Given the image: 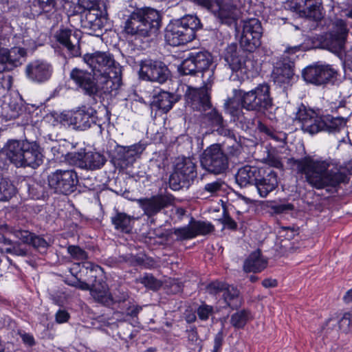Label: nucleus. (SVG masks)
Returning <instances> with one entry per match:
<instances>
[{
  "label": "nucleus",
  "mask_w": 352,
  "mask_h": 352,
  "mask_svg": "<svg viewBox=\"0 0 352 352\" xmlns=\"http://www.w3.org/2000/svg\"><path fill=\"white\" fill-rule=\"evenodd\" d=\"M262 167L245 165L240 168L235 175V181L241 188L249 185L255 186Z\"/></svg>",
  "instance_id": "30"
},
{
  "label": "nucleus",
  "mask_w": 352,
  "mask_h": 352,
  "mask_svg": "<svg viewBox=\"0 0 352 352\" xmlns=\"http://www.w3.org/2000/svg\"><path fill=\"white\" fill-rule=\"evenodd\" d=\"M271 210L276 214H285L294 210V206L290 203L275 204L271 206Z\"/></svg>",
  "instance_id": "51"
},
{
  "label": "nucleus",
  "mask_w": 352,
  "mask_h": 352,
  "mask_svg": "<svg viewBox=\"0 0 352 352\" xmlns=\"http://www.w3.org/2000/svg\"><path fill=\"white\" fill-rule=\"evenodd\" d=\"M289 162L316 189L327 188V192H336L341 184H347L349 180L347 174L342 172L332 160H315L307 156L298 160L292 157Z\"/></svg>",
  "instance_id": "1"
},
{
  "label": "nucleus",
  "mask_w": 352,
  "mask_h": 352,
  "mask_svg": "<svg viewBox=\"0 0 352 352\" xmlns=\"http://www.w3.org/2000/svg\"><path fill=\"white\" fill-rule=\"evenodd\" d=\"M65 159L70 164L87 170H99L107 162L103 154L96 151L86 152L85 148L68 153Z\"/></svg>",
  "instance_id": "13"
},
{
  "label": "nucleus",
  "mask_w": 352,
  "mask_h": 352,
  "mask_svg": "<svg viewBox=\"0 0 352 352\" xmlns=\"http://www.w3.org/2000/svg\"><path fill=\"white\" fill-rule=\"evenodd\" d=\"M78 182L75 170H56L48 176L49 186L56 192L69 194L74 191Z\"/></svg>",
  "instance_id": "17"
},
{
  "label": "nucleus",
  "mask_w": 352,
  "mask_h": 352,
  "mask_svg": "<svg viewBox=\"0 0 352 352\" xmlns=\"http://www.w3.org/2000/svg\"><path fill=\"white\" fill-rule=\"evenodd\" d=\"M140 207L143 210L144 214H146L150 219V223H153L154 221V196L149 198H141L136 200Z\"/></svg>",
  "instance_id": "44"
},
{
  "label": "nucleus",
  "mask_w": 352,
  "mask_h": 352,
  "mask_svg": "<svg viewBox=\"0 0 352 352\" xmlns=\"http://www.w3.org/2000/svg\"><path fill=\"white\" fill-rule=\"evenodd\" d=\"M223 184L224 182L221 179H217L216 181L206 184L204 189L210 194L214 195L221 190Z\"/></svg>",
  "instance_id": "53"
},
{
  "label": "nucleus",
  "mask_w": 352,
  "mask_h": 352,
  "mask_svg": "<svg viewBox=\"0 0 352 352\" xmlns=\"http://www.w3.org/2000/svg\"><path fill=\"white\" fill-rule=\"evenodd\" d=\"M289 6L299 16L312 21L310 30L324 31V26L330 21L329 18L324 17L322 0H291Z\"/></svg>",
  "instance_id": "7"
},
{
  "label": "nucleus",
  "mask_w": 352,
  "mask_h": 352,
  "mask_svg": "<svg viewBox=\"0 0 352 352\" xmlns=\"http://www.w3.org/2000/svg\"><path fill=\"white\" fill-rule=\"evenodd\" d=\"M196 313L201 320L206 321L214 314V308L211 305L203 303L197 307Z\"/></svg>",
  "instance_id": "48"
},
{
  "label": "nucleus",
  "mask_w": 352,
  "mask_h": 352,
  "mask_svg": "<svg viewBox=\"0 0 352 352\" xmlns=\"http://www.w3.org/2000/svg\"><path fill=\"white\" fill-rule=\"evenodd\" d=\"M315 39L318 47L327 50L340 58L344 56L346 57V52L344 47L346 40L327 32L317 35Z\"/></svg>",
  "instance_id": "26"
},
{
  "label": "nucleus",
  "mask_w": 352,
  "mask_h": 352,
  "mask_svg": "<svg viewBox=\"0 0 352 352\" xmlns=\"http://www.w3.org/2000/svg\"><path fill=\"white\" fill-rule=\"evenodd\" d=\"M153 69L147 65H142L140 70V76L142 79L152 81Z\"/></svg>",
  "instance_id": "57"
},
{
  "label": "nucleus",
  "mask_w": 352,
  "mask_h": 352,
  "mask_svg": "<svg viewBox=\"0 0 352 352\" xmlns=\"http://www.w3.org/2000/svg\"><path fill=\"white\" fill-rule=\"evenodd\" d=\"M222 58L225 65L232 71L230 80L234 83L243 85L245 82V74L247 72V56L244 52L238 47L236 43L228 45L223 51Z\"/></svg>",
  "instance_id": "10"
},
{
  "label": "nucleus",
  "mask_w": 352,
  "mask_h": 352,
  "mask_svg": "<svg viewBox=\"0 0 352 352\" xmlns=\"http://www.w3.org/2000/svg\"><path fill=\"white\" fill-rule=\"evenodd\" d=\"M171 72L162 61L155 60V82L163 84L170 79Z\"/></svg>",
  "instance_id": "43"
},
{
  "label": "nucleus",
  "mask_w": 352,
  "mask_h": 352,
  "mask_svg": "<svg viewBox=\"0 0 352 352\" xmlns=\"http://www.w3.org/2000/svg\"><path fill=\"white\" fill-rule=\"evenodd\" d=\"M319 116L316 113L307 107L304 104L300 103L296 107L294 121L300 124L301 129L311 135L318 133Z\"/></svg>",
  "instance_id": "21"
},
{
  "label": "nucleus",
  "mask_w": 352,
  "mask_h": 352,
  "mask_svg": "<svg viewBox=\"0 0 352 352\" xmlns=\"http://www.w3.org/2000/svg\"><path fill=\"white\" fill-rule=\"evenodd\" d=\"M349 117L339 115L338 112L331 111V113L322 114L319 116L318 133L324 131L329 133L336 134L340 133L346 126Z\"/></svg>",
  "instance_id": "22"
},
{
  "label": "nucleus",
  "mask_w": 352,
  "mask_h": 352,
  "mask_svg": "<svg viewBox=\"0 0 352 352\" xmlns=\"http://www.w3.org/2000/svg\"><path fill=\"white\" fill-rule=\"evenodd\" d=\"M226 284L221 281H213L208 284L206 287V292L212 295H216L220 292H223L226 289Z\"/></svg>",
  "instance_id": "50"
},
{
  "label": "nucleus",
  "mask_w": 352,
  "mask_h": 352,
  "mask_svg": "<svg viewBox=\"0 0 352 352\" xmlns=\"http://www.w3.org/2000/svg\"><path fill=\"white\" fill-rule=\"evenodd\" d=\"M183 284L175 279H168L163 283L155 278V291L159 288H163L168 294H175L182 292Z\"/></svg>",
  "instance_id": "38"
},
{
  "label": "nucleus",
  "mask_w": 352,
  "mask_h": 352,
  "mask_svg": "<svg viewBox=\"0 0 352 352\" xmlns=\"http://www.w3.org/2000/svg\"><path fill=\"white\" fill-rule=\"evenodd\" d=\"M88 282L89 283H87L77 279L74 281L69 283L68 284L82 291H89L91 292V289L92 288V283H90L89 280Z\"/></svg>",
  "instance_id": "60"
},
{
  "label": "nucleus",
  "mask_w": 352,
  "mask_h": 352,
  "mask_svg": "<svg viewBox=\"0 0 352 352\" xmlns=\"http://www.w3.org/2000/svg\"><path fill=\"white\" fill-rule=\"evenodd\" d=\"M234 100H237L234 97L232 98H228L224 103V108L232 116H238L239 109L238 107H234L233 104Z\"/></svg>",
  "instance_id": "61"
},
{
  "label": "nucleus",
  "mask_w": 352,
  "mask_h": 352,
  "mask_svg": "<svg viewBox=\"0 0 352 352\" xmlns=\"http://www.w3.org/2000/svg\"><path fill=\"white\" fill-rule=\"evenodd\" d=\"M202 24L195 15H185L172 21L166 28L165 40L171 46L187 44L196 37V32L201 29Z\"/></svg>",
  "instance_id": "5"
},
{
  "label": "nucleus",
  "mask_w": 352,
  "mask_h": 352,
  "mask_svg": "<svg viewBox=\"0 0 352 352\" xmlns=\"http://www.w3.org/2000/svg\"><path fill=\"white\" fill-rule=\"evenodd\" d=\"M80 6L87 11L99 10L98 0H79Z\"/></svg>",
  "instance_id": "59"
},
{
  "label": "nucleus",
  "mask_w": 352,
  "mask_h": 352,
  "mask_svg": "<svg viewBox=\"0 0 352 352\" xmlns=\"http://www.w3.org/2000/svg\"><path fill=\"white\" fill-rule=\"evenodd\" d=\"M226 137L228 138V144L226 146V142H223L221 145L222 147L225 146L229 160L232 157H238L241 153V146L237 142L235 135Z\"/></svg>",
  "instance_id": "41"
},
{
  "label": "nucleus",
  "mask_w": 352,
  "mask_h": 352,
  "mask_svg": "<svg viewBox=\"0 0 352 352\" xmlns=\"http://www.w3.org/2000/svg\"><path fill=\"white\" fill-rule=\"evenodd\" d=\"M141 283L144 284L146 287L154 289V277L152 274H145L140 278Z\"/></svg>",
  "instance_id": "63"
},
{
  "label": "nucleus",
  "mask_w": 352,
  "mask_h": 352,
  "mask_svg": "<svg viewBox=\"0 0 352 352\" xmlns=\"http://www.w3.org/2000/svg\"><path fill=\"white\" fill-rule=\"evenodd\" d=\"M171 234H174L177 236V241H184L195 238V234L192 232L190 223L188 226L174 228L173 230H170L167 234L155 233V236L162 239H164V241H168V236Z\"/></svg>",
  "instance_id": "36"
},
{
  "label": "nucleus",
  "mask_w": 352,
  "mask_h": 352,
  "mask_svg": "<svg viewBox=\"0 0 352 352\" xmlns=\"http://www.w3.org/2000/svg\"><path fill=\"white\" fill-rule=\"evenodd\" d=\"M339 328L345 333L352 331V312H346L338 321Z\"/></svg>",
  "instance_id": "49"
},
{
  "label": "nucleus",
  "mask_w": 352,
  "mask_h": 352,
  "mask_svg": "<svg viewBox=\"0 0 352 352\" xmlns=\"http://www.w3.org/2000/svg\"><path fill=\"white\" fill-rule=\"evenodd\" d=\"M95 75L96 73L92 74L87 70L75 67L70 72L69 78L84 94L94 96L100 89L96 81Z\"/></svg>",
  "instance_id": "18"
},
{
  "label": "nucleus",
  "mask_w": 352,
  "mask_h": 352,
  "mask_svg": "<svg viewBox=\"0 0 352 352\" xmlns=\"http://www.w3.org/2000/svg\"><path fill=\"white\" fill-rule=\"evenodd\" d=\"M65 120L69 125L76 129L84 131L89 129L98 121L97 111L89 105H81L69 111L65 115Z\"/></svg>",
  "instance_id": "16"
},
{
  "label": "nucleus",
  "mask_w": 352,
  "mask_h": 352,
  "mask_svg": "<svg viewBox=\"0 0 352 352\" xmlns=\"http://www.w3.org/2000/svg\"><path fill=\"white\" fill-rule=\"evenodd\" d=\"M329 20L330 21L329 23L324 26V28L325 29L324 30L328 29V26L330 24H331V28L327 33L338 36L340 38L346 40L349 34V28L346 21L338 18H336L333 20L329 19Z\"/></svg>",
  "instance_id": "35"
},
{
  "label": "nucleus",
  "mask_w": 352,
  "mask_h": 352,
  "mask_svg": "<svg viewBox=\"0 0 352 352\" xmlns=\"http://www.w3.org/2000/svg\"><path fill=\"white\" fill-rule=\"evenodd\" d=\"M155 93H157L156 91ZM177 100V96H175L169 91L160 89L157 94H155V107L164 113L168 112Z\"/></svg>",
  "instance_id": "33"
},
{
  "label": "nucleus",
  "mask_w": 352,
  "mask_h": 352,
  "mask_svg": "<svg viewBox=\"0 0 352 352\" xmlns=\"http://www.w3.org/2000/svg\"><path fill=\"white\" fill-rule=\"evenodd\" d=\"M38 5L45 12H50L56 6V0H38Z\"/></svg>",
  "instance_id": "62"
},
{
  "label": "nucleus",
  "mask_w": 352,
  "mask_h": 352,
  "mask_svg": "<svg viewBox=\"0 0 352 352\" xmlns=\"http://www.w3.org/2000/svg\"><path fill=\"white\" fill-rule=\"evenodd\" d=\"M82 60L94 73H100L104 82L112 81L113 83L120 85L122 67L115 61L110 53L100 51L87 53L83 56Z\"/></svg>",
  "instance_id": "6"
},
{
  "label": "nucleus",
  "mask_w": 352,
  "mask_h": 352,
  "mask_svg": "<svg viewBox=\"0 0 352 352\" xmlns=\"http://www.w3.org/2000/svg\"><path fill=\"white\" fill-rule=\"evenodd\" d=\"M25 54L26 51L22 47H15L8 50L0 47V73L21 65Z\"/></svg>",
  "instance_id": "25"
},
{
  "label": "nucleus",
  "mask_w": 352,
  "mask_h": 352,
  "mask_svg": "<svg viewBox=\"0 0 352 352\" xmlns=\"http://www.w3.org/2000/svg\"><path fill=\"white\" fill-rule=\"evenodd\" d=\"M338 74L330 65H309L302 71V77L307 83L317 86L333 85Z\"/></svg>",
  "instance_id": "15"
},
{
  "label": "nucleus",
  "mask_w": 352,
  "mask_h": 352,
  "mask_svg": "<svg viewBox=\"0 0 352 352\" xmlns=\"http://www.w3.org/2000/svg\"><path fill=\"white\" fill-rule=\"evenodd\" d=\"M160 193L155 195V214L162 209L171 205L173 197L170 195H163L162 188L160 189Z\"/></svg>",
  "instance_id": "45"
},
{
  "label": "nucleus",
  "mask_w": 352,
  "mask_h": 352,
  "mask_svg": "<svg viewBox=\"0 0 352 352\" xmlns=\"http://www.w3.org/2000/svg\"><path fill=\"white\" fill-rule=\"evenodd\" d=\"M154 9L144 8L132 12L124 23V31L131 36H147L153 28Z\"/></svg>",
  "instance_id": "11"
},
{
  "label": "nucleus",
  "mask_w": 352,
  "mask_h": 352,
  "mask_svg": "<svg viewBox=\"0 0 352 352\" xmlns=\"http://www.w3.org/2000/svg\"><path fill=\"white\" fill-rule=\"evenodd\" d=\"M208 111H204L201 115V123L208 128L216 131L219 135L234 136V132L227 127V122L224 120L221 112L217 108L211 107Z\"/></svg>",
  "instance_id": "20"
},
{
  "label": "nucleus",
  "mask_w": 352,
  "mask_h": 352,
  "mask_svg": "<svg viewBox=\"0 0 352 352\" xmlns=\"http://www.w3.org/2000/svg\"><path fill=\"white\" fill-rule=\"evenodd\" d=\"M132 217L124 212H117L111 217L115 228L123 232L129 233L131 228Z\"/></svg>",
  "instance_id": "37"
},
{
  "label": "nucleus",
  "mask_w": 352,
  "mask_h": 352,
  "mask_svg": "<svg viewBox=\"0 0 352 352\" xmlns=\"http://www.w3.org/2000/svg\"><path fill=\"white\" fill-rule=\"evenodd\" d=\"M83 267L87 271H89V274L88 275V280L98 279L102 274V269L98 265H95L90 262H85L83 263ZM87 274H88V272H87Z\"/></svg>",
  "instance_id": "46"
},
{
  "label": "nucleus",
  "mask_w": 352,
  "mask_h": 352,
  "mask_svg": "<svg viewBox=\"0 0 352 352\" xmlns=\"http://www.w3.org/2000/svg\"><path fill=\"white\" fill-rule=\"evenodd\" d=\"M16 192V188L8 179L0 176V201H8Z\"/></svg>",
  "instance_id": "40"
},
{
  "label": "nucleus",
  "mask_w": 352,
  "mask_h": 352,
  "mask_svg": "<svg viewBox=\"0 0 352 352\" xmlns=\"http://www.w3.org/2000/svg\"><path fill=\"white\" fill-rule=\"evenodd\" d=\"M67 252L75 260L84 261L88 258L87 253L78 245H69Z\"/></svg>",
  "instance_id": "47"
},
{
  "label": "nucleus",
  "mask_w": 352,
  "mask_h": 352,
  "mask_svg": "<svg viewBox=\"0 0 352 352\" xmlns=\"http://www.w3.org/2000/svg\"><path fill=\"white\" fill-rule=\"evenodd\" d=\"M203 169L215 175L226 173L229 168L228 155L221 144H213L204 150L200 155Z\"/></svg>",
  "instance_id": "9"
},
{
  "label": "nucleus",
  "mask_w": 352,
  "mask_h": 352,
  "mask_svg": "<svg viewBox=\"0 0 352 352\" xmlns=\"http://www.w3.org/2000/svg\"><path fill=\"white\" fill-rule=\"evenodd\" d=\"M263 28L261 21L251 18L243 21V31L239 41L243 51L253 52L261 45Z\"/></svg>",
  "instance_id": "14"
},
{
  "label": "nucleus",
  "mask_w": 352,
  "mask_h": 352,
  "mask_svg": "<svg viewBox=\"0 0 352 352\" xmlns=\"http://www.w3.org/2000/svg\"><path fill=\"white\" fill-rule=\"evenodd\" d=\"M197 177V165L190 157H177L173 171L168 177L169 187L173 190L188 188Z\"/></svg>",
  "instance_id": "8"
},
{
  "label": "nucleus",
  "mask_w": 352,
  "mask_h": 352,
  "mask_svg": "<svg viewBox=\"0 0 352 352\" xmlns=\"http://www.w3.org/2000/svg\"><path fill=\"white\" fill-rule=\"evenodd\" d=\"M39 145L27 140H8L0 149V161L8 160L17 168H36L43 163Z\"/></svg>",
  "instance_id": "2"
},
{
  "label": "nucleus",
  "mask_w": 352,
  "mask_h": 352,
  "mask_svg": "<svg viewBox=\"0 0 352 352\" xmlns=\"http://www.w3.org/2000/svg\"><path fill=\"white\" fill-rule=\"evenodd\" d=\"M107 23V14L100 10L86 11L82 25L89 30V34L99 36Z\"/></svg>",
  "instance_id": "28"
},
{
  "label": "nucleus",
  "mask_w": 352,
  "mask_h": 352,
  "mask_svg": "<svg viewBox=\"0 0 352 352\" xmlns=\"http://www.w3.org/2000/svg\"><path fill=\"white\" fill-rule=\"evenodd\" d=\"M14 236L21 240L23 243L29 244L32 239L33 233L30 232L28 230H15Z\"/></svg>",
  "instance_id": "56"
},
{
  "label": "nucleus",
  "mask_w": 352,
  "mask_h": 352,
  "mask_svg": "<svg viewBox=\"0 0 352 352\" xmlns=\"http://www.w3.org/2000/svg\"><path fill=\"white\" fill-rule=\"evenodd\" d=\"M29 245H32L35 249L38 251H45L48 247V243L43 237L36 236L34 234L32 236Z\"/></svg>",
  "instance_id": "52"
},
{
  "label": "nucleus",
  "mask_w": 352,
  "mask_h": 352,
  "mask_svg": "<svg viewBox=\"0 0 352 352\" xmlns=\"http://www.w3.org/2000/svg\"><path fill=\"white\" fill-rule=\"evenodd\" d=\"M250 318V312L246 309H242L231 316L230 323L236 329H243Z\"/></svg>",
  "instance_id": "42"
},
{
  "label": "nucleus",
  "mask_w": 352,
  "mask_h": 352,
  "mask_svg": "<svg viewBox=\"0 0 352 352\" xmlns=\"http://www.w3.org/2000/svg\"><path fill=\"white\" fill-rule=\"evenodd\" d=\"M267 261L262 257L260 250L252 252L245 260L243 270L245 272H261L267 267Z\"/></svg>",
  "instance_id": "31"
},
{
  "label": "nucleus",
  "mask_w": 352,
  "mask_h": 352,
  "mask_svg": "<svg viewBox=\"0 0 352 352\" xmlns=\"http://www.w3.org/2000/svg\"><path fill=\"white\" fill-rule=\"evenodd\" d=\"M292 242L289 239H285L280 241V247L276 250L278 254L281 256H287L292 252Z\"/></svg>",
  "instance_id": "54"
},
{
  "label": "nucleus",
  "mask_w": 352,
  "mask_h": 352,
  "mask_svg": "<svg viewBox=\"0 0 352 352\" xmlns=\"http://www.w3.org/2000/svg\"><path fill=\"white\" fill-rule=\"evenodd\" d=\"M12 85V77L9 74L0 73V86L3 90H10Z\"/></svg>",
  "instance_id": "58"
},
{
  "label": "nucleus",
  "mask_w": 352,
  "mask_h": 352,
  "mask_svg": "<svg viewBox=\"0 0 352 352\" xmlns=\"http://www.w3.org/2000/svg\"><path fill=\"white\" fill-rule=\"evenodd\" d=\"M295 63L288 56H283L274 65L272 78L274 83L284 91L296 83L299 76L294 72Z\"/></svg>",
  "instance_id": "12"
},
{
  "label": "nucleus",
  "mask_w": 352,
  "mask_h": 352,
  "mask_svg": "<svg viewBox=\"0 0 352 352\" xmlns=\"http://www.w3.org/2000/svg\"><path fill=\"white\" fill-rule=\"evenodd\" d=\"M190 223L195 237L198 235L208 234L214 230V226L210 222L196 221L191 218Z\"/></svg>",
  "instance_id": "39"
},
{
  "label": "nucleus",
  "mask_w": 352,
  "mask_h": 352,
  "mask_svg": "<svg viewBox=\"0 0 352 352\" xmlns=\"http://www.w3.org/2000/svg\"><path fill=\"white\" fill-rule=\"evenodd\" d=\"M255 187L260 197H266L278 186L277 173L271 167H262Z\"/></svg>",
  "instance_id": "23"
},
{
  "label": "nucleus",
  "mask_w": 352,
  "mask_h": 352,
  "mask_svg": "<svg viewBox=\"0 0 352 352\" xmlns=\"http://www.w3.org/2000/svg\"><path fill=\"white\" fill-rule=\"evenodd\" d=\"M19 336L25 344L29 346H32L35 344V340L32 334L25 332H20Z\"/></svg>",
  "instance_id": "64"
},
{
  "label": "nucleus",
  "mask_w": 352,
  "mask_h": 352,
  "mask_svg": "<svg viewBox=\"0 0 352 352\" xmlns=\"http://www.w3.org/2000/svg\"><path fill=\"white\" fill-rule=\"evenodd\" d=\"M52 67L48 63L36 60L29 63L25 67L27 78L34 82L41 83L51 77Z\"/></svg>",
  "instance_id": "27"
},
{
  "label": "nucleus",
  "mask_w": 352,
  "mask_h": 352,
  "mask_svg": "<svg viewBox=\"0 0 352 352\" xmlns=\"http://www.w3.org/2000/svg\"><path fill=\"white\" fill-rule=\"evenodd\" d=\"M216 65L212 54L207 50L192 52L178 67L182 75H201L204 85H212Z\"/></svg>",
  "instance_id": "4"
},
{
  "label": "nucleus",
  "mask_w": 352,
  "mask_h": 352,
  "mask_svg": "<svg viewBox=\"0 0 352 352\" xmlns=\"http://www.w3.org/2000/svg\"><path fill=\"white\" fill-rule=\"evenodd\" d=\"M211 85H204V87L201 89L188 87L184 95L186 104L194 111L204 112L210 109L212 103L208 88Z\"/></svg>",
  "instance_id": "19"
},
{
  "label": "nucleus",
  "mask_w": 352,
  "mask_h": 352,
  "mask_svg": "<svg viewBox=\"0 0 352 352\" xmlns=\"http://www.w3.org/2000/svg\"><path fill=\"white\" fill-rule=\"evenodd\" d=\"M56 40L67 50L72 57H78L81 54L80 41L81 33L78 30L60 29L56 34Z\"/></svg>",
  "instance_id": "24"
},
{
  "label": "nucleus",
  "mask_w": 352,
  "mask_h": 352,
  "mask_svg": "<svg viewBox=\"0 0 352 352\" xmlns=\"http://www.w3.org/2000/svg\"><path fill=\"white\" fill-rule=\"evenodd\" d=\"M240 292L236 287L232 285H226L223 292V298L226 303V306L232 309H237L241 305V300L239 296Z\"/></svg>",
  "instance_id": "34"
},
{
  "label": "nucleus",
  "mask_w": 352,
  "mask_h": 352,
  "mask_svg": "<svg viewBox=\"0 0 352 352\" xmlns=\"http://www.w3.org/2000/svg\"><path fill=\"white\" fill-rule=\"evenodd\" d=\"M248 83L249 80L247 77L243 85H240L239 83L234 84L239 88L233 89L234 98L237 100L241 109L256 114H265L274 105L270 85L267 82H263L254 89L247 90Z\"/></svg>",
  "instance_id": "3"
},
{
  "label": "nucleus",
  "mask_w": 352,
  "mask_h": 352,
  "mask_svg": "<svg viewBox=\"0 0 352 352\" xmlns=\"http://www.w3.org/2000/svg\"><path fill=\"white\" fill-rule=\"evenodd\" d=\"M219 221L224 226L232 230H236L237 228V223L226 210L223 211V217L219 219Z\"/></svg>",
  "instance_id": "55"
},
{
  "label": "nucleus",
  "mask_w": 352,
  "mask_h": 352,
  "mask_svg": "<svg viewBox=\"0 0 352 352\" xmlns=\"http://www.w3.org/2000/svg\"><path fill=\"white\" fill-rule=\"evenodd\" d=\"M89 281L92 283L90 294L97 302L109 307L113 305L115 302H119L124 298V295L122 298H113L109 292L108 285L100 278L96 280H89Z\"/></svg>",
  "instance_id": "29"
},
{
  "label": "nucleus",
  "mask_w": 352,
  "mask_h": 352,
  "mask_svg": "<svg viewBox=\"0 0 352 352\" xmlns=\"http://www.w3.org/2000/svg\"><path fill=\"white\" fill-rule=\"evenodd\" d=\"M143 149L140 144H133L130 146H119L117 151V159L127 166L135 161V157L140 154Z\"/></svg>",
  "instance_id": "32"
}]
</instances>
